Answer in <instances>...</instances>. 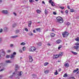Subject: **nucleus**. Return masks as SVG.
Instances as JSON below:
<instances>
[{
  "instance_id": "f257e3e1",
  "label": "nucleus",
  "mask_w": 79,
  "mask_h": 79,
  "mask_svg": "<svg viewBox=\"0 0 79 79\" xmlns=\"http://www.w3.org/2000/svg\"><path fill=\"white\" fill-rule=\"evenodd\" d=\"M56 23H63V19L61 17L58 16L56 18Z\"/></svg>"
},
{
  "instance_id": "f03ea898",
  "label": "nucleus",
  "mask_w": 79,
  "mask_h": 79,
  "mask_svg": "<svg viewBox=\"0 0 79 79\" xmlns=\"http://www.w3.org/2000/svg\"><path fill=\"white\" fill-rule=\"evenodd\" d=\"M62 35L63 37H64V38H66V37H67L68 36L69 33H68V32H67L64 31V32L62 33Z\"/></svg>"
},
{
  "instance_id": "7ed1b4c3",
  "label": "nucleus",
  "mask_w": 79,
  "mask_h": 79,
  "mask_svg": "<svg viewBox=\"0 0 79 79\" xmlns=\"http://www.w3.org/2000/svg\"><path fill=\"white\" fill-rule=\"evenodd\" d=\"M75 45L76 46H74V48L76 49L77 51H79V43H77L75 44Z\"/></svg>"
},
{
  "instance_id": "20e7f679",
  "label": "nucleus",
  "mask_w": 79,
  "mask_h": 79,
  "mask_svg": "<svg viewBox=\"0 0 79 79\" xmlns=\"http://www.w3.org/2000/svg\"><path fill=\"white\" fill-rule=\"evenodd\" d=\"M35 50H36V48L35 47H31L29 49L30 52H34V51H35Z\"/></svg>"
},
{
  "instance_id": "39448f33",
  "label": "nucleus",
  "mask_w": 79,
  "mask_h": 79,
  "mask_svg": "<svg viewBox=\"0 0 79 79\" xmlns=\"http://www.w3.org/2000/svg\"><path fill=\"white\" fill-rule=\"evenodd\" d=\"M17 73L18 76H20V77H22L23 74V72L22 71H20V72H17Z\"/></svg>"
},
{
  "instance_id": "423d86ee",
  "label": "nucleus",
  "mask_w": 79,
  "mask_h": 79,
  "mask_svg": "<svg viewBox=\"0 0 79 79\" xmlns=\"http://www.w3.org/2000/svg\"><path fill=\"white\" fill-rule=\"evenodd\" d=\"M2 12L5 15H6L8 13V11L6 10H2Z\"/></svg>"
},
{
  "instance_id": "0eeeda50",
  "label": "nucleus",
  "mask_w": 79,
  "mask_h": 79,
  "mask_svg": "<svg viewBox=\"0 0 79 79\" xmlns=\"http://www.w3.org/2000/svg\"><path fill=\"white\" fill-rule=\"evenodd\" d=\"M59 57V55H54L53 56V59H56V58H58Z\"/></svg>"
},
{
  "instance_id": "6e6552de",
  "label": "nucleus",
  "mask_w": 79,
  "mask_h": 79,
  "mask_svg": "<svg viewBox=\"0 0 79 79\" xmlns=\"http://www.w3.org/2000/svg\"><path fill=\"white\" fill-rule=\"evenodd\" d=\"M29 61L30 62H32V61H33V59H32V56H29Z\"/></svg>"
},
{
  "instance_id": "1a4fd4ad",
  "label": "nucleus",
  "mask_w": 79,
  "mask_h": 79,
  "mask_svg": "<svg viewBox=\"0 0 79 79\" xmlns=\"http://www.w3.org/2000/svg\"><path fill=\"white\" fill-rule=\"evenodd\" d=\"M5 63H11L12 62L10 60H6Z\"/></svg>"
},
{
  "instance_id": "9d476101",
  "label": "nucleus",
  "mask_w": 79,
  "mask_h": 79,
  "mask_svg": "<svg viewBox=\"0 0 79 79\" xmlns=\"http://www.w3.org/2000/svg\"><path fill=\"white\" fill-rule=\"evenodd\" d=\"M32 77L33 78H34V79H37V76L35 74H33Z\"/></svg>"
},
{
  "instance_id": "9b49d317",
  "label": "nucleus",
  "mask_w": 79,
  "mask_h": 79,
  "mask_svg": "<svg viewBox=\"0 0 79 79\" xmlns=\"http://www.w3.org/2000/svg\"><path fill=\"white\" fill-rule=\"evenodd\" d=\"M31 24H32V22L31 21H29L28 23V27H30L31 26Z\"/></svg>"
},
{
  "instance_id": "f8f14e48",
  "label": "nucleus",
  "mask_w": 79,
  "mask_h": 79,
  "mask_svg": "<svg viewBox=\"0 0 79 79\" xmlns=\"http://www.w3.org/2000/svg\"><path fill=\"white\" fill-rule=\"evenodd\" d=\"M50 72V71L48 69H47L46 70H45L44 71V73L45 74H48V73Z\"/></svg>"
},
{
  "instance_id": "ddd939ff",
  "label": "nucleus",
  "mask_w": 79,
  "mask_h": 79,
  "mask_svg": "<svg viewBox=\"0 0 79 79\" xmlns=\"http://www.w3.org/2000/svg\"><path fill=\"white\" fill-rule=\"evenodd\" d=\"M61 42V40H58L56 41V44H59Z\"/></svg>"
},
{
  "instance_id": "4468645a",
  "label": "nucleus",
  "mask_w": 79,
  "mask_h": 79,
  "mask_svg": "<svg viewBox=\"0 0 79 79\" xmlns=\"http://www.w3.org/2000/svg\"><path fill=\"white\" fill-rule=\"evenodd\" d=\"M4 29L5 31V32H6V31H8V28L6 27H4Z\"/></svg>"
},
{
  "instance_id": "2eb2a0df",
  "label": "nucleus",
  "mask_w": 79,
  "mask_h": 79,
  "mask_svg": "<svg viewBox=\"0 0 79 79\" xmlns=\"http://www.w3.org/2000/svg\"><path fill=\"white\" fill-rule=\"evenodd\" d=\"M45 14V15L47 16V14L48 13V11L46 9H45L44 10Z\"/></svg>"
},
{
  "instance_id": "dca6fc26",
  "label": "nucleus",
  "mask_w": 79,
  "mask_h": 79,
  "mask_svg": "<svg viewBox=\"0 0 79 79\" xmlns=\"http://www.w3.org/2000/svg\"><path fill=\"white\" fill-rule=\"evenodd\" d=\"M64 65L66 68H68V67H69V64L68 63L65 64Z\"/></svg>"
},
{
  "instance_id": "f3484780",
  "label": "nucleus",
  "mask_w": 79,
  "mask_h": 79,
  "mask_svg": "<svg viewBox=\"0 0 79 79\" xmlns=\"http://www.w3.org/2000/svg\"><path fill=\"white\" fill-rule=\"evenodd\" d=\"M10 58H15V55L13 54H11L10 56Z\"/></svg>"
},
{
  "instance_id": "a211bd4d",
  "label": "nucleus",
  "mask_w": 79,
  "mask_h": 79,
  "mask_svg": "<svg viewBox=\"0 0 79 79\" xmlns=\"http://www.w3.org/2000/svg\"><path fill=\"white\" fill-rule=\"evenodd\" d=\"M40 28L36 29L37 32H40Z\"/></svg>"
},
{
  "instance_id": "6ab92c4d",
  "label": "nucleus",
  "mask_w": 79,
  "mask_h": 79,
  "mask_svg": "<svg viewBox=\"0 0 79 79\" xmlns=\"http://www.w3.org/2000/svg\"><path fill=\"white\" fill-rule=\"evenodd\" d=\"M28 35H30L31 36H32L33 35V34H32V32L31 31L29 33Z\"/></svg>"
},
{
  "instance_id": "aec40b11",
  "label": "nucleus",
  "mask_w": 79,
  "mask_h": 79,
  "mask_svg": "<svg viewBox=\"0 0 79 79\" xmlns=\"http://www.w3.org/2000/svg\"><path fill=\"white\" fill-rule=\"evenodd\" d=\"M59 55V56H62V55H63V52H60L59 53V55Z\"/></svg>"
},
{
  "instance_id": "412c9836",
  "label": "nucleus",
  "mask_w": 79,
  "mask_h": 79,
  "mask_svg": "<svg viewBox=\"0 0 79 79\" xmlns=\"http://www.w3.org/2000/svg\"><path fill=\"white\" fill-rule=\"evenodd\" d=\"M72 53L73 55H77V53L75 52L72 51Z\"/></svg>"
},
{
  "instance_id": "4be33fe9",
  "label": "nucleus",
  "mask_w": 79,
  "mask_h": 79,
  "mask_svg": "<svg viewBox=\"0 0 79 79\" xmlns=\"http://www.w3.org/2000/svg\"><path fill=\"white\" fill-rule=\"evenodd\" d=\"M5 51L4 52H3L1 53V55H2V56H4L5 55Z\"/></svg>"
},
{
  "instance_id": "5701e85b",
  "label": "nucleus",
  "mask_w": 79,
  "mask_h": 79,
  "mask_svg": "<svg viewBox=\"0 0 79 79\" xmlns=\"http://www.w3.org/2000/svg\"><path fill=\"white\" fill-rule=\"evenodd\" d=\"M79 70V69H77L76 70H75L73 71V73H76V72H77V71H78Z\"/></svg>"
},
{
  "instance_id": "b1692460",
  "label": "nucleus",
  "mask_w": 79,
  "mask_h": 79,
  "mask_svg": "<svg viewBox=\"0 0 79 79\" xmlns=\"http://www.w3.org/2000/svg\"><path fill=\"white\" fill-rule=\"evenodd\" d=\"M5 52V51L4 50V49H2L0 50V54H1V53H2V52Z\"/></svg>"
},
{
  "instance_id": "393cba45",
  "label": "nucleus",
  "mask_w": 79,
  "mask_h": 79,
  "mask_svg": "<svg viewBox=\"0 0 79 79\" xmlns=\"http://www.w3.org/2000/svg\"><path fill=\"white\" fill-rule=\"evenodd\" d=\"M51 4L52 6H55V3H54V2H51Z\"/></svg>"
},
{
  "instance_id": "a878e982",
  "label": "nucleus",
  "mask_w": 79,
  "mask_h": 79,
  "mask_svg": "<svg viewBox=\"0 0 79 79\" xmlns=\"http://www.w3.org/2000/svg\"><path fill=\"white\" fill-rule=\"evenodd\" d=\"M18 37V36L17 35L11 36V38H12L13 39H15V38H16V37Z\"/></svg>"
},
{
  "instance_id": "bb28decb",
  "label": "nucleus",
  "mask_w": 79,
  "mask_h": 79,
  "mask_svg": "<svg viewBox=\"0 0 79 79\" xmlns=\"http://www.w3.org/2000/svg\"><path fill=\"white\" fill-rule=\"evenodd\" d=\"M75 40L77 42H79V37H77L76 39H75Z\"/></svg>"
},
{
  "instance_id": "cd10ccee",
  "label": "nucleus",
  "mask_w": 79,
  "mask_h": 79,
  "mask_svg": "<svg viewBox=\"0 0 79 79\" xmlns=\"http://www.w3.org/2000/svg\"><path fill=\"white\" fill-rule=\"evenodd\" d=\"M19 53H23V50L21 49H20L19 50Z\"/></svg>"
},
{
  "instance_id": "c85d7f7f",
  "label": "nucleus",
  "mask_w": 79,
  "mask_h": 79,
  "mask_svg": "<svg viewBox=\"0 0 79 79\" xmlns=\"http://www.w3.org/2000/svg\"><path fill=\"white\" fill-rule=\"evenodd\" d=\"M37 45H38V46H41V45H42V43H38L37 44Z\"/></svg>"
},
{
  "instance_id": "c756f323",
  "label": "nucleus",
  "mask_w": 79,
  "mask_h": 79,
  "mask_svg": "<svg viewBox=\"0 0 79 79\" xmlns=\"http://www.w3.org/2000/svg\"><path fill=\"white\" fill-rule=\"evenodd\" d=\"M48 63L45 62L44 64V66H47V65H48Z\"/></svg>"
},
{
  "instance_id": "7c9ffc66",
  "label": "nucleus",
  "mask_w": 79,
  "mask_h": 79,
  "mask_svg": "<svg viewBox=\"0 0 79 79\" xmlns=\"http://www.w3.org/2000/svg\"><path fill=\"white\" fill-rule=\"evenodd\" d=\"M67 76H68V75H67V73H65L63 76L64 77H66Z\"/></svg>"
},
{
  "instance_id": "2f4dec72",
  "label": "nucleus",
  "mask_w": 79,
  "mask_h": 79,
  "mask_svg": "<svg viewBox=\"0 0 79 79\" xmlns=\"http://www.w3.org/2000/svg\"><path fill=\"white\" fill-rule=\"evenodd\" d=\"M17 26V24L16 23H15L13 25V27H16Z\"/></svg>"
},
{
  "instance_id": "473e14b6",
  "label": "nucleus",
  "mask_w": 79,
  "mask_h": 79,
  "mask_svg": "<svg viewBox=\"0 0 79 79\" xmlns=\"http://www.w3.org/2000/svg\"><path fill=\"white\" fill-rule=\"evenodd\" d=\"M54 74L55 75H57V74H58V72L57 71V70H56V72L54 73Z\"/></svg>"
},
{
  "instance_id": "72a5a7b5",
  "label": "nucleus",
  "mask_w": 79,
  "mask_h": 79,
  "mask_svg": "<svg viewBox=\"0 0 79 79\" xmlns=\"http://www.w3.org/2000/svg\"><path fill=\"white\" fill-rule=\"evenodd\" d=\"M36 11L37 13H40V10H36Z\"/></svg>"
},
{
  "instance_id": "f704fd0d",
  "label": "nucleus",
  "mask_w": 79,
  "mask_h": 79,
  "mask_svg": "<svg viewBox=\"0 0 79 79\" xmlns=\"http://www.w3.org/2000/svg\"><path fill=\"white\" fill-rule=\"evenodd\" d=\"M26 45V43L23 42L20 44L21 45Z\"/></svg>"
},
{
  "instance_id": "c9c22d12",
  "label": "nucleus",
  "mask_w": 79,
  "mask_h": 79,
  "mask_svg": "<svg viewBox=\"0 0 79 79\" xmlns=\"http://www.w3.org/2000/svg\"><path fill=\"white\" fill-rule=\"evenodd\" d=\"M50 35L52 36V37H54L55 35L54 33H51Z\"/></svg>"
},
{
  "instance_id": "e433bc0d",
  "label": "nucleus",
  "mask_w": 79,
  "mask_h": 79,
  "mask_svg": "<svg viewBox=\"0 0 79 79\" xmlns=\"http://www.w3.org/2000/svg\"><path fill=\"white\" fill-rule=\"evenodd\" d=\"M59 8H60V9H61L62 10H63V9H64V7H63V6H60Z\"/></svg>"
},
{
  "instance_id": "4c0bfd02",
  "label": "nucleus",
  "mask_w": 79,
  "mask_h": 79,
  "mask_svg": "<svg viewBox=\"0 0 79 79\" xmlns=\"http://www.w3.org/2000/svg\"><path fill=\"white\" fill-rule=\"evenodd\" d=\"M22 49L23 51H25V50H26V48L25 47H23L22 48Z\"/></svg>"
},
{
  "instance_id": "58836bf2",
  "label": "nucleus",
  "mask_w": 79,
  "mask_h": 79,
  "mask_svg": "<svg viewBox=\"0 0 79 79\" xmlns=\"http://www.w3.org/2000/svg\"><path fill=\"white\" fill-rule=\"evenodd\" d=\"M15 68L17 69L19 67H18V65L17 64H15Z\"/></svg>"
},
{
  "instance_id": "ea45409f",
  "label": "nucleus",
  "mask_w": 79,
  "mask_h": 79,
  "mask_svg": "<svg viewBox=\"0 0 79 79\" xmlns=\"http://www.w3.org/2000/svg\"><path fill=\"white\" fill-rule=\"evenodd\" d=\"M29 2L30 3H32V2H34V0H29Z\"/></svg>"
},
{
  "instance_id": "a19ab883",
  "label": "nucleus",
  "mask_w": 79,
  "mask_h": 79,
  "mask_svg": "<svg viewBox=\"0 0 79 79\" xmlns=\"http://www.w3.org/2000/svg\"><path fill=\"white\" fill-rule=\"evenodd\" d=\"M65 13H66V15H68V10H67L65 11Z\"/></svg>"
},
{
  "instance_id": "79ce46f5",
  "label": "nucleus",
  "mask_w": 79,
  "mask_h": 79,
  "mask_svg": "<svg viewBox=\"0 0 79 79\" xmlns=\"http://www.w3.org/2000/svg\"><path fill=\"white\" fill-rule=\"evenodd\" d=\"M10 55H7L6 56V58H9L10 57Z\"/></svg>"
},
{
  "instance_id": "37998d69",
  "label": "nucleus",
  "mask_w": 79,
  "mask_h": 79,
  "mask_svg": "<svg viewBox=\"0 0 79 79\" xmlns=\"http://www.w3.org/2000/svg\"><path fill=\"white\" fill-rule=\"evenodd\" d=\"M15 33H18L19 32V30H16V31H15Z\"/></svg>"
},
{
  "instance_id": "c03bdc74",
  "label": "nucleus",
  "mask_w": 79,
  "mask_h": 79,
  "mask_svg": "<svg viewBox=\"0 0 79 79\" xmlns=\"http://www.w3.org/2000/svg\"><path fill=\"white\" fill-rule=\"evenodd\" d=\"M71 12H72V13L74 12V9H71Z\"/></svg>"
},
{
  "instance_id": "a18cd8bd",
  "label": "nucleus",
  "mask_w": 79,
  "mask_h": 79,
  "mask_svg": "<svg viewBox=\"0 0 79 79\" xmlns=\"http://www.w3.org/2000/svg\"><path fill=\"white\" fill-rule=\"evenodd\" d=\"M4 69V68H3L2 69H1V70H0V72H1L2 71H3Z\"/></svg>"
},
{
  "instance_id": "49530a36",
  "label": "nucleus",
  "mask_w": 79,
  "mask_h": 79,
  "mask_svg": "<svg viewBox=\"0 0 79 79\" xmlns=\"http://www.w3.org/2000/svg\"><path fill=\"white\" fill-rule=\"evenodd\" d=\"M53 15H56V13L55 12H53Z\"/></svg>"
},
{
  "instance_id": "de8ad7c7",
  "label": "nucleus",
  "mask_w": 79,
  "mask_h": 79,
  "mask_svg": "<svg viewBox=\"0 0 79 79\" xmlns=\"http://www.w3.org/2000/svg\"><path fill=\"white\" fill-rule=\"evenodd\" d=\"M61 48V46L60 45V46L58 48V49L59 50V49H60V48Z\"/></svg>"
},
{
  "instance_id": "09e8293b",
  "label": "nucleus",
  "mask_w": 79,
  "mask_h": 79,
  "mask_svg": "<svg viewBox=\"0 0 79 79\" xmlns=\"http://www.w3.org/2000/svg\"><path fill=\"white\" fill-rule=\"evenodd\" d=\"M7 53H10V52H11V50H8L7 51Z\"/></svg>"
},
{
  "instance_id": "8fccbe9b",
  "label": "nucleus",
  "mask_w": 79,
  "mask_h": 79,
  "mask_svg": "<svg viewBox=\"0 0 79 79\" xmlns=\"http://www.w3.org/2000/svg\"><path fill=\"white\" fill-rule=\"evenodd\" d=\"M16 54V52H14L13 53V54H12V55H15Z\"/></svg>"
},
{
  "instance_id": "3c124183",
  "label": "nucleus",
  "mask_w": 79,
  "mask_h": 79,
  "mask_svg": "<svg viewBox=\"0 0 79 79\" xmlns=\"http://www.w3.org/2000/svg\"><path fill=\"white\" fill-rule=\"evenodd\" d=\"M67 25H68V26H69L70 24V23L69 22H67Z\"/></svg>"
},
{
  "instance_id": "603ef678",
  "label": "nucleus",
  "mask_w": 79,
  "mask_h": 79,
  "mask_svg": "<svg viewBox=\"0 0 79 79\" xmlns=\"http://www.w3.org/2000/svg\"><path fill=\"white\" fill-rule=\"evenodd\" d=\"M52 0H50V1H49V2L50 3H51L52 2H52Z\"/></svg>"
},
{
  "instance_id": "864d4df0",
  "label": "nucleus",
  "mask_w": 79,
  "mask_h": 79,
  "mask_svg": "<svg viewBox=\"0 0 79 79\" xmlns=\"http://www.w3.org/2000/svg\"><path fill=\"white\" fill-rule=\"evenodd\" d=\"M2 29H0V33L1 32H2Z\"/></svg>"
},
{
  "instance_id": "5fc2aeb1",
  "label": "nucleus",
  "mask_w": 79,
  "mask_h": 79,
  "mask_svg": "<svg viewBox=\"0 0 79 79\" xmlns=\"http://www.w3.org/2000/svg\"><path fill=\"white\" fill-rule=\"evenodd\" d=\"M33 32L34 33H35L36 32V31H35V30H33Z\"/></svg>"
},
{
  "instance_id": "6e6d98bb",
  "label": "nucleus",
  "mask_w": 79,
  "mask_h": 79,
  "mask_svg": "<svg viewBox=\"0 0 79 79\" xmlns=\"http://www.w3.org/2000/svg\"><path fill=\"white\" fill-rule=\"evenodd\" d=\"M52 31H53V32H54V31H55V29H54V28H53L52 29Z\"/></svg>"
},
{
  "instance_id": "4d7b16f0",
  "label": "nucleus",
  "mask_w": 79,
  "mask_h": 79,
  "mask_svg": "<svg viewBox=\"0 0 79 79\" xmlns=\"http://www.w3.org/2000/svg\"><path fill=\"white\" fill-rule=\"evenodd\" d=\"M25 31H27H27H28V29H27V28H25Z\"/></svg>"
},
{
  "instance_id": "13d9d810",
  "label": "nucleus",
  "mask_w": 79,
  "mask_h": 79,
  "mask_svg": "<svg viewBox=\"0 0 79 79\" xmlns=\"http://www.w3.org/2000/svg\"><path fill=\"white\" fill-rule=\"evenodd\" d=\"M13 44H11L10 45V47H13Z\"/></svg>"
},
{
  "instance_id": "bf43d9fd",
  "label": "nucleus",
  "mask_w": 79,
  "mask_h": 79,
  "mask_svg": "<svg viewBox=\"0 0 79 79\" xmlns=\"http://www.w3.org/2000/svg\"><path fill=\"white\" fill-rule=\"evenodd\" d=\"M13 14H14V15L15 16H16V14L14 12L13 13Z\"/></svg>"
},
{
  "instance_id": "052dcab7",
  "label": "nucleus",
  "mask_w": 79,
  "mask_h": 79,
  "mask_svg": "<svg viewBox=\"0 0 79 79\" xmlns=\"http://www.w3.org/2000/svg\"><path fill=\"white\" fill-rule=\"evenodd\" d=\"M13 77V75H11L9 77L10 78H12Z\"/></svg>"
},
{
  "instance_id": "680f3d73",
  "label": "nucleus",
  "mask_w": 79,
  "mask_h": 79,
  "mask_svg": "<svg viewBox=\"0 0 79 79\" xmlns=\"http://www.w3.org/2000/svg\"><path fill=\"white\" fill-rule=\"evenodd\" d=\"M60 12L61 13H62V14H63V10H61Z\"/></svg>"
},
{
  "instance_id": "e2e57ef3",
  "label": "nucleus",
  "mask_w": 79,
  "mask_h": 79,
  "mask_svg": "<svg viewBox=\"0 0 79 79\" xmlns=\"http://www.w3.org/2000/svg\"><path fill=\"white\" fill-rule=\"evenodd\" d=\"M42 3H43V4H45V2H44V1H43L42 2Z\"/></svg>"
},
{
  "instance_id": "0e129e2a",
  "label": "nucleus",
  "mask_w": 79,
  "mask_h": 79,
  "mask_svg": "<svg viewBox=\"0 0 79 79\" xmlns=\"http://www.w3.org/2000/svg\"><path fill=\"white\" fill-rule=\"evenodd\" d=\"M2 0H0V3H2Z\"/></svg>"
},
{
  "instance_id": "69168bd1",
  "label": "nucleus",
  "mask_w": 79,
  "mask_h": 79,
  "mask_svg": "<svg viewBox=\"0 0 79 79\" xmlns=\"http://www.w3.org/2000/svg\"><path fill=\"white\" fill-rule=\"evenodd\" d=\"M48 45H49V46H50V43H48Z\"/></svg>"
},
{
  "instance_id": "338daca9",
  "label": "nucleus",
  "mask_w": 79,
  "mask_h": 79,
  "mask_svg": "<svg viewBox=\"0 0 79 79\" xmlns=\"http://www.w3.org/2000/svg\"><path fill=\"white\" fill-rule=\"evenodd\" d=\"M2 41V38H0V42Z\"/></svg>"
},
{
  "instance_id": "774afa93",
  "label": "nucleus",
  "mask_w": 79,
  "mask_h": 79,
  "mask_svg": "<svg viewBox=\"0 0 79 79\" xmlns=\"http://www.w3.org/2000/svg\"><path fill=\"white\" fill-rule=\"evenodd\" d=\"M71 78H72V79H75L74 77H71Z\"/></svg>"
}]
</instances>
